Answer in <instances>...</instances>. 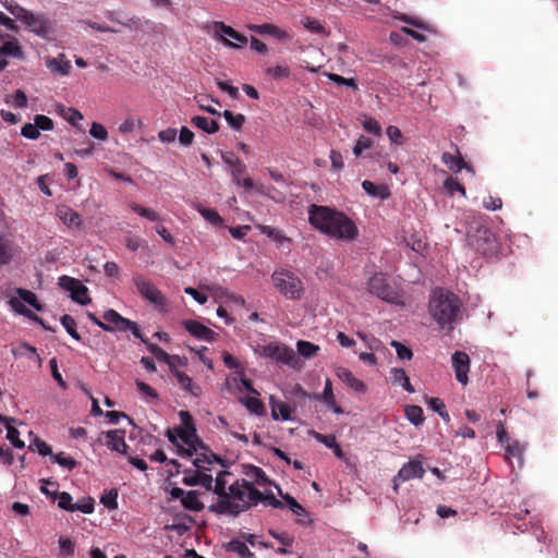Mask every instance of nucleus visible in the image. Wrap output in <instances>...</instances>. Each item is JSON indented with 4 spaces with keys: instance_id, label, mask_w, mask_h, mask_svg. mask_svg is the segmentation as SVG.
<instances>
[{
    "instance_id": "f257e3e1",
    "label": "nucleus",
    "mask_w": 558,
    "mask_h": 558,
    "mask_svg": "<svg viewBox=\"0 0 558 558\" xmlns=\"http://www.w3.org/2000/svg\"><path fill=\"white\" fill-rule=\"evenodd\" d=\"M308 221L316 230L337 240L353 241L357 236L355 223L343 213L327 206L311 205Z\"/></svg>"
},
{
    "instance_id": "f03ea898",
    "label": "nucleus",
    "mask_w": 558,
    "mask_h": 558,
    "mask_svg": "<svg viewBox=\"0 0 558 558\" xmlns=\"http://www.w3.org/2000/svg\"><path fill=\"white\" fill-rule=\"evenodd\" d=\"M262 500V493L247 480L236 481L228 488V496H222L211 510L219 513L236 515L257 505Z\"/></svg>"
},
{
    "instance_id": "7ed1b4c3",
    "label": "nucleus",
    "mask_w": 558,
    "mask_h": 558,
    "mask_svg": "<svg viewBox=\"0 0 558 558\" xmlns=\"http://www.w3.org/2000/svg\"><path fill=\"white\" fill-rule=\"evenodd\" d=\"M460 300L454 293L436 289L430 295L428 311L440 329L451 331L460 315Z\"/></svg>"
},
{
    "instance_id": "20e7f679",
    "label": "nucleus",
    "mask_w": 558,
    "mask_h": 558,
    "mask_svg": "<svg viewBox=\"0 0 558 558\" xmlns=\"http://www.w3.org/2000/svg\"><path fill=\"white\" fill-rule=\"evenodd\" d=\"M180 416L184 426L178 428L175 430L177 434L172 430H168L167 436L169 441L179 448L181 456L192 457L198 449L205 450V447L196 436V430L189 412L181 411Z\"/></svg>"
},
{
    "instance_id": "39448f33",
    "label": "nucleus",
    "mask_w": 558,
    "mask_h": 558,
    "mask_svg": "<svg viewBox=\"0 0 558 558\" xmlns=\"http://www.w3.org/2000/svg\"><path fill=\"white\" fill-rule=\"evenodd\" d=\"M274 287L290 300H300L304 293L302 280L291 270L280 268L272 272Z\"/></svg>"
},
{
    "instance_id": "423d86ee",
    "label": "nucleus",
    "mask_w": 558,
    "mask_h": 558,
    "mask_svg": "<svg viewBox=\"0 0 558 558\" xmlns=\"http://www.w3.org/2000/svg\"><path fill=\"white\" fill-rule=\"evenodd\" d=\"M367 290L378 299L392 304H402V295L399 289L392 284L387 275L378 272L373 275L367 281Z\"/></svg>"
},
{
    "instance_id": "0eeeda50",
    "label": "nucleus",
    "mask_w": 558,
    "mask_h": 558,
    "mask_svg": "<svg viewBox=\"0 0 558 558\" xmlns=\"http://www.w3.org/2000/svg\"><path fill=\"white\" fill-rule=\"evenodd\" d=\"M254 351L259 356L271 359L289 366L294 367L298 364L294 350L283 343L271 342L268 344H259Z\"/></svg>"
},
{
    "instance_id": "6e6552de",
    "label": "nucleus",
    "mask_w": 558,
    "mask_h": 558,
    "mask_svg": "<svg viewBox=\"0 0 558 558\" xmlns=\"http://www.w3.org/2000/svg\"><path fill=\"white\" fill-rule=\"evenodd\" d=\"M134 284L138 293L157 307L163 308L167 304L166 298L155 284L143 275L136 274L133 276Z\"/></svg>"
},
{
    "instance_id": "1a4fd4ad",
    "label": "nucleus",
    "mask_w": 558,
    "mask_h": 558,
    "mask_svg": "<svg viewBox=\"0 0 558 558\" xmlns=\"http://www.w3.org/2000/svg\"><path fill=\"white\" fill-rule=\"evenodd\" d=\"M214 34L218 36L225 46L230 48H242L247 44V38L233 29L231 26L226 25L223 22H214Z\"/></svg>"
},
{
    "instance_id": "9d476101",
    "label": "nucleus",
    "mask_w": 558,
    "mask_h": 558,
    "mask_svg": "<svg viewBox=\"0 0 558 558\" xmlns=\"http://www.w3.org/2000/svg\"><path fill=\"white\" fill-rule=\"evenodd\" d=\"M104 320L109 324H112L114 326L116 330H119V331L131 330L135 338L141 339L147 345L148 342L143 338L142 332L138 328V325L133 320L122 317L114 310L106 311L104 314Z\"/></svg>"
},
{
    "instance_id": "9b49d317",
    "label": "nucleus",
    "mask_w": 558,
    "mask_h": 558,
    "mask_svg": "<svg viewBox=\"0 0 558 558\" xmlns=\"http://www.w3.org/2000/svg\"><path fill=\"white\" fill-rule=\"evenodd\" d=\"M19 21L24 23L28 31L40 37H47L50 33L48 20L44 14H35L26 10Z\"/></svg>"
},
{
    "instance_id": "f8f14e48",
    "label": "nucleus",
    "mask_w": 558,
    "mask_h": 558,
    "mask_svg": "<svg viewBox=\"0 0 558 558\" xmlns=\"http://www.w3.org/2000/svg\"><path fill=\"white\" fill-rule=\"evenodd\" d=\"M60 286L71 292V298L75 302L82 305L90 303L92 300L88 296V289L80 280L62 276L60 278Z\"/></svg>"
},
{
    "instance_id": "ddd939ff",
    "label": "nucleus",
    "mask_w": 558,
    "mask_h": 558,
    "mask_svg": "<svg viewBox=\"0 0 558 558\" xmlns=\"http://www.w3.org/2000/svg\"><path fill=\"white\" fill-rule=\"evenodd\" d=\"M425 473V470L421 462L418 461H410L405 463L398 472V474L393 477V489L398 490V485L401 482L409 481L411 478H422Z\"/></svg>"
},
{
    "instance_id": "4468645a",
    "label": "nucleus",
    "mask_w": 558,
    "mask_h": 558,
    "mask_svg": "<svg viewBox=\"0 0 558 558\" xmlns=\"http://www.w3.org/2000/svg\"><path fill=\"white\" fill-rule=\"evenodd\" d=\"M451 360L457 380L462 385H466L469 380L468 373L470 371L469 355L465 352L457 351L453 353Z\"/></svg>"
},
{
    "instance_id": "2eb2a0df",
    "label": "nucleus",
    "mask_w": 558,
    "mask_h": 558,
    "mask_svg": "<svg viewBox=\"0 0 558 558\" xmlns=\"http://www.w3.org/2000/svg\"><path fill=\"white\" fill-rule=\"evenodd\" d=\"M269 404L271 408V417L277 421L281 418L282 421H291L292 420V413L295 411V404H288L286 402H282L278 399H276L275 396H270L269 398Z\"/></svg>"
},
{
    "instance_id": "dca6fc26",
    "label": "nucleus",
    "mask_w": 558,
    "mask_h": 558,
    "mask_svg": "<svg viewBox=\"0 0 558 558\" xmlns=\"http://www.w3.org/2000/svg\"><path fill=\"white\" fill-rule=\"evenodd\" d=\"M470 243L476 251L486 254L494 243L493 233L487 229L478 230L476 235L470 239Z\"/></svg>"
},
{
    "instance_id": "f3484780",
    "label": "nucleus",
    "mask_w": 558,
    "mask_h": 558,
    "mask_svg": "<svg viewBox=\"0 0 558 558\" xmlns=\"http://www.w3.org/2000/svg\"><path fill=\"white\" fill-rule=\"evenodd\" d=\"M105 435L107 438L106 445L110 450L117 451L122 454L128 453V451H126L128 445L125 444V440H124V430H122V429L108 430Z\"/></svg>"
},
{
    "instance_id": "a211bd4d",
    "label": "nucleus",
    "mask_w": 558,
    "mask_h": 558,
    "mask_svg": "<svg viewBox=\"0 0 558 558\" xmlns=\"http://www.w3.org/2000/svg\"><path fill=\"white\" fill-rule=\"evenodd\" d=\"M185 329L194 337L211 341L215 339L216 333L208 327L204 326L203 324L196 322V320H187L184 323Z\"/></svg>"
},
{
    "instance_id": "6ab92c4d",
    "label": "nucleus",
    "mask_w": 558,
    "mask_h": 558,
    "mask_svg": "<svg viewBox=\"0 0 558 558\" xmlns=\"http://www.w3.org/2000/svg\"><path fill=\"white\" fill-rule=\"evenodd\" d=\"M57 216L65 226L71 229H78L82 225L81 216L68 206L58 207Z\"/></svg>"
},
{
    "instance_id": "aec40b11",
    "label": "nucleus",
    "mask_w": 558,
    "mask_h": 558,
    "mask_svg": "<svg viewBox=\"0 0 558 558\" xmlns=\"http://www.w3.org/2000/svg\"><path fill=\"white\" fill-rule=\"evenodd\" d=\"M172 375L175 377L178 385L185 391L197 397L201 395V387L193 383V379L185 373L179 371L175 366L171 369Z\"/></svg>"
},
{
    "instance_id": "412c9836",
    "label": "nucleus",
    "mask_w": 558,
    "mask_h": 558,
    "mask_svg": "<svg viewBox=\"0 0 558 558\" xmlns=\"http://www.w3.org/2000/svg\"><path fill=\"white\" fill-rule=\"evenodd\" d=\"M46 66L50 70L51 73L59 75H66L70 72L71 63L65 60L64 54H59L57 58H47Z\"/></svg>"
},
{
    "instance_id": "4be33fe9",
    "label": "nucleus",
    "mask_w": 558,
    "mask_h": 558,
    "mask_svg": "<svg viewBox=\"0 0 558 558\" xmlns=\"http://www.w3.org/2000/svg\"><path fill=\"white\" fill-rule=\"evenodd\" d=\"M337 376L340 380L357 392H364L366 390L364 383L355 378L352 372L348 368L339 367L337 369Z\"/></svg>"
},
{
    "instance_id": "5701e85b",
    "label": "nucleus",
    "mask_w": 558,
    "mask_h": 558,
    "mask_svg": "<svg viewBox=\"0 0 558 558\" xmlns=\"http://www.w3.org/2000/svg\"><path fill=\"white\" fill-rule=\"evenodd\" d=\"M362 187L368 195L380 199H387L390 196L389 189L385 184L376 185L373 182L365 180L362 183Z\"/></svg>"
},
{
    "instance_id": "b1692460",
    "label": "nucleus",
    "mask_w": 558,
    "mask_h": 558,
    "mask_svg": "<svg viewBox=\"0 0 558 558\" xmlns=\"http://www.w3.org/2000/svg\"><path fill=\"white\" fill-rule=\"evenodd\" d=\"M148 351L159 361L165 362L169 365L170 371L174 367V361H180L178 355H170L165 350H162L159 345L155 343H147Z\"/></svg>"
},
{
    "instance_id": "393cba45",
    "label": "nucleus",
    "mask_w": 558,
    "mask_h": 558,
    "mask_svg": "<svg viewBox=\"0 0 558 558\" xmlns=\"http://www.w3.org/2000/svg\"><path fill=\"white\" fill-rule=\"evenodd\" d=\"M24 301L21 300V298H11L10 301H9V305L11 306V308L16 312L17 314L20 315H23L29 319H33L35 322H38L40 324H43L41 319L35 315L31 310H28L25 305H24Z\"/></svg>"
},
{
    "instance_id": "a878e982",
    "label": "nucleus",
    "mask_w": 558,
    "mask_h": 558,
    "mask_svg": "<svg viewBox=\"0 0 558 558\" xmlns=\"http://www.w3.org/2000/svg\"><path fill=\"white\" fill-rule=\"evenodd\" d=\"M257 229L260 231L262 234L268 236L269 239L275 241L280 246L284 242H290L291 241L289 238H287L282 233L281 230L277 229V228H274V227H270V226H265V225H259V226H257Z\"/></svg>"
},
{
    "instance_id": "bb28decb",
    "label": "nucleus",
    "mask_w": 558,
    "mask_h": 558,
    "mask_svg": "<svg viewBox=\"0 0 558 558\" xmlns=\"http://www.w3.org/2000/svg\"><path fill=\"white\" fill-rule=\"evenodd\" d=\"M191 122L194 126L201 129L202 131H204L208 134L216 133L219 130V124L217 121L210 120L205 117H201V116L193 117Z\"/></svg>"
},
{
    "instance_id": "cd10ccee",
    "label": "nucleus",
    "mask_w": 558,
    "mask_h": 558,
    "mask_svg": "<svg viewBox=\"0 0 558 558\" xmlns=\"http://www.w3.org/2000/svg\"><path fill=\"white\" fill-rule=\"evenodd\" d=\"M390 374L393 384L403 387L410 393L414 392V388L403 368H391Z\"/></svg>"
},
{
    "instance_id": "c85d7f7f",
    "label": "nucleus",
    "mask_w": 558,
    "mask_h": 558,
    "mask_svg": "<svg viewBox=\"0 0 558 558\" xmlns=\"http://www.w3.org/2000/svg\"><path fill=\"white\" fill-rule=\"evenodd\" d=\"M441 160L450 170L454 172H460L464 168L471 170V168L466 166L461 156H453L450 153H444Z\"/></svg>"
},
{
    "instance_id": "c756f323",
    "label": "nucleus",
    "mask_w": 558,
    "mask_h": 558,
    "mask_svg": "<svg viewBox=\"0 0 558 558\" xmlns=\"http://www.w3.org/2000/svg\"><path fill=\"white\" fill-rule=\"evenodd\" d=\"M0 54L15 57L17 59H23L24 53L22 48L17 41V39L13 38L12 40H8L0 46Z\"/></svg>"
},
{
    "instance_id": "7c9ffc66",
    "label": "nucleus",
    "mask_w": 558,
    "mask_h": 558,
    "mask_svg": "<svg viewBox=\"0 0 558 558\" xmlns=\"http://www.w3.org/2000/svg\"><path fill=\"white\" fill-rule=\"evenodd\" d=\"M181 504L185 509L191 511H201L204 508V505L199 501L198 494L195 490L185 493Z\"/></svg>"
},
{
    "instance_id": "2f4dec72",
    "label": "nucleus",
    "mask_w": 558,
    "mask_h": 558,
    "mask_svg": "<svg viewBox=\"0 0 558 558\" xmlns=\"http://www.w3.org/2000/svg\"><path fill=\"white\" fill-rule=\"evenodd\" d=\"M245 474L250 478L248 482L252 484L254 483L258 486H265L269 484L268 477L260 468L251 465Z\"/></svg>"
},
{
    "instance_id": "473e14b6",
    "label": "nucleus",
    "mask_w": 558,
    "mask_h": 558,
    "mask_svg": "<svg viewBox=\"0 0 558 558\" xmlns=\"http://www.w3.org/2000/svg\"><path fill=\"white\" fill-rule=\"evenodd\" d=\"M287 397L293 399V404H302L310 395L302 388L300 384H294L287 389Z\"/></svg>"
},
{
    "instance_id": "72a5a7b5",
    "label": "nucleus",
    "mask_w": 558,
    "mask_h": 558,
    "mask_svg": "<svg viewBox=\"0 0 558 558\" xmlns=\"http://www.w3.org/2000/svg\"><path fill=\"white\" fill-rule=\"evenodd\" d=\"M60 114L73 126H78L80 121L83 120V114L71 107L59 106Z\"/></svg>"
},
{
    "instance_id": "f704fd0d",
    "label": "nucleus",
    "mask_w": 558,
    "mask_h": 558,
    "mask_svg": "<svg viewBox=\"0 0 558 558\" xmlns=\"http://www.w3.org/2000/svg\"><path fill=\"white\" fill-rule=\"evenodd\" d=\"M296 349L300 355H302L305 359L313 357L318 351L319 347L304 340H299L296 343Z\"/></svg>"
},
{
    "instance_id": "c9c22d12",
    "label": "nucleus",
    "mask_w": 558,
    "mask_h": 558,
    "mask_svg": "<svg viewBox=\"0 0 558 558\" xmlns=\"http://www.w3.org/2000/svg\"><path fill=\"white\" fill-rule=\"evenodd\" d=\"M407 418L418 426L424 422L423 410L418 405H408L404 409Z\"/></svg>"
},
{
    "instance_id": "e433bc0d",
    "label": "nucleus",
    "mask_w": 558,
    "mask_h": 558,
    "mask_svg": "<svg viewBox=\"0 0 558 558\" xmlns=\"http://www.w3.org/2000/svg\"><path fill=\"white\" fill-rule=\"evenodd\" d=\"M260 28H262V35H271L280 40H287V39H290V36L289 34L279 28L278 26L274 25V24H269V23H265V24H262L260 25Z\"/></svg>"
},
{
    "instance_id": "4c0bfd02",
    "label": "nucleus",
    "mask_w": 558,
    "mask_h": 558,
    "mask_svg": "<svg viewBox=\"0 0 558 558\" xmlns=\"http://www.w3.org/2000/svg\"><path fill=\"white\" fill-rule=\"evenodd\" d=\"M16 294L21 298V300H23L25 303L33 306L36 311L43 310V306L38 302L37 296L34 292L26 290V289L19 288L16 290Z\"/></svg>"
},
{
    "instance_id": "58836bf2",
    "label": "nucleus",
    "mask_w": 558,
    "mask_h": 558,
    "mask_svg": "<svg viewBox=\"0 0 558 558\" xmlns=\"http://www.w3.org/2000/svg\"><path fill=\"white\" fill-rule=\"evenodd\" d=\"M228 550L238 554L242 558H251L253 554L248 547L241 541L233 539L227 545Z\"/></svg>"
},
{
    "instance_id": "ea45409f",
    "label": "nucleus",
    "mask_w": 558,
    "mask_h": 558,
    "mask_svg": "<svg viewBox=\"0 0 558 558\" xmlns=\"http://www.w3.org/2000/svg\"><path fill=\"white\" fill-rule=\"evenodd\" d=\"M196 209L203 216V218L206 219L208 222H210L213 225H221L222 223V218L220 217V215L218 214L217 210L203 207L202 205H197Z\"/></svg>"
},
{
    "instance_id": "a19ab883",
    "label": "nucleus",
    "mask_w": 558,
    "mask_h": 558,
    "mask_svg": "<svg viewBox=\"0 0 558 558\" xmlns=\"http://www.w3.org/2000/svg\"><path fill=\"white\" fill-rule=\"evenodd\" d=\"M213 483H214L213 476L209 474H206V473H202V472L195 474V482H187V477L184 478V484L201 485V486L205 487L207 490L213 489Z\"/></svg>"
},
{
    "instance_id": "79ce46f5",
    "label": "nucleus",
    "mask_w": 558,
    "mask_h": 558,
    "mask_svg": "<svg viewBox=\"0 0 558 558\" xmlns=\"http://www.w3.org/2000/svg\"><path fill=\"white\" fill-rule=\"evenodd\" d=\"M222 116L228 122V124L234 130H240L245 122V116L242 113L233 114L232 111L225 110Z\"/></svg>"
},
{
    "instance_id": "37998d69",
    "label": "nucleus",
    "mask_w": 558,
    "mask_h": 558,
    "mask_svg": "<svg viewBox=\"0 0 558 558\" xmlns=\"http://www.w3.org/2000/svg\"><path fill=\"white\" fill-rule=\"evenodd\" d=\"M243 403L251 413L256 415H263L265 413V407L263 402L256 397H247L243 400Z\"/></svg>"
},
{
    "instance_id": "c03bdc74",
    "label": "nucleus",
    "mask_w": 558,
    "mask_h": 558,
    "mask_svg": "<svg viewBox=\"0 0 558 558\" xmlns=\"http://www.w3.org/2000/svg\"><path fill=\"white\" fill-rule=\"evenodd\" d=\"M130 208L136 213L137 215L150 220V221H157L159 220V215L157 211L150 209V208H146V207H143L138 204H135V203H131L130 204Z\"/></svg>"
},
{
    "instance_id": "a18cd8bd",
    "label": "nucleus",
    "mask_w": 558,
    "mask_h": 558,
    "mask_svg": "<svg viewBox=\"0 0 558 558\" xmlns=\"http://www.w3.org/2000/svg\"><path fill=\"white\" fill-rule=\"evenodd\" d=\"M266 74L274 80H281L290 76V69L287 65L277 64L268 68Z\"/></svg>"
},
{
    "instance_id": "49530a36",
    "label": "nucleus",
    "mask_w": 558,
    "mask_h": 558,
    "mask_svg": "<svg viewBox=\"0 0 558 558\" xmlns=\"http://www.w3.org/2000/svg\"><path fill=\"white\" fill-rule=\"evenodd\" d=\"M196 458L193 463L197 469H206V464H211L219 459L214 453L196 452Z\"/></svg>"
},
{
    "instance_id": "de8ad7c7",
    "label": "nucleus",
    "mask_w": 558,
    "mask_h": 558,
    "mask_svg": "<svg viewBox=\"0 0 558 558\" xmlns=\"http://www.w3.org/2000/svg\"><path fill=\"white\" fill-rule=\"evenodd\" d=\"M317 400L323 401L326 407L335 405L336 398L332 391L331 381L326 379L325 388L322 395L315 396Z\"/></svg>"
},
{
    "instance_id": "09e8293b",
    "label": "nucleus",
    "mask_w": 558,
    "mask_h": 558,
    "mask_svg": "<svg viewBox=\"0 0 558 558\" xmlns=\"http://www.w3.org/2000/svg\"><path fill=\"white\" fill-rule=\"evenodd\" d=\"M61 324L72 338H74L75 340L81 339L80 335L76 331V322L72 316L68 314L63 315L61 317Z\"/></svg>"
},
{
    "instance_id": "8fccbe9b",
    "label": "nucleus",
    "mask_w": 558,
    "mask_h": 558,
    "mask_svg": "<svg viewBox=\"0 0 558 558\" xmlns=\"http://www.w3.org/2000/svg\"><path fill=\"white\" fill-rule=\"evenodd\" d=\"M227 472H220L215 481V486L213 487L214 493L218 496V501L221 500L222 496H228V492L226 490V481L225 476Z\"/></svg>"
},
{
    "instance_id": "3c124183",
    "label": "nucleus",
    "mask_w": 558,
    "mask_h": 558,
    "mask_svg": "<svg viewBox=\"0 0 558 558\" xmlns=\"http://www.w3.org/2000/svg\"><path fill=\"white\" fill-rule=\"evenodd\" d=\"M280 496L283 498V500L287 502L290 510L296 514V515H303L305 514V509L290 495H283L281 489L278 487Z\"/></svg>"
},
{
    "instance_id": "603ef678",
    "label": "nucleus",
    "mask_w": 558,
    "mask_h": 558,
    "mask_svg": "<svg viewBox=\"0 0 558 558\" xmlns=\"http://www.w3.org/2000/svg\"><path fill=\"white\" fill-rule=\"evenodd\" d=\"M7 438L15 448L22 449L25 446L24 441L20 439V432L9 423L7 424Z\"/></svg>"
},
{
    "instance_id": "864d4df0",
    "label": "nucleus",
    "mask_w": 558,
    "mask_h": 558,
    "mask_svg": "<svg viewBox=\"0 0 558 558\" xmlns=\"http://www.w3.org/2000/svg\"><path fill=\"white\" fill-rule=\"evenodd\" d=\"M429 407L437 412L445 421L449 422L450 417L446 411L445 403L439 398H430L428 401Z\"/></svg>"
},
{
    "instance_id": "5fc2aeb1",
    "label": "nucleus",
    "mask_w": 558,
    "mask_h": 558,
    "mask_svg": "<svg viewBox=\"0 0 558 558\" xmlns=\"http://www.w3.org/2000/svg\"><path fill=\"white\" fill-rule=\"evenodd\" d=\"M327 76L331 82H333L338 85H345V86L352 88L353 90H357V84L354 78H345V77H343L339 74H335V73H328Z\"/></svg>"
},
{
    "instance_id": "6e6d98bb",
    "label": "nucleus",
    "mask_w": 558,
    "mask_h": 558,
    "mask_svg": "<svg viewBox=\"0 0 558 558\" xmlns=\"http://www.w3.org/2000/svg\"><path fill=\"white\" fill-rule=\"evenodd\" d=\"M117 498L118 492L116 489H111L101 496L100 501L106 508L113 510L118 508Z\"/></svg>"
},
{
    "instance_id": "4d7b16f0",
    "label": "nucleus",
    "mask_w": 558,
    "mask_h": 558,
    "mask_svg": "<svg viewBox=\"0 0 558 558\" xmlns=\"http://www.w3.org/2000/svg\"><path fill=\"white\" fill-rule=\"evenodd\" d=\"M51 460L69 470H72L76 466V461L71 457H65L63 452L51 454Z\"/></svg>"
},
{
    "instance_id": "13d9d810",
    "label": "nucleus",
    "mask_w": 558,
    "mask_h": 558,
    "mask_svg": "<svg viewBox=\"0 0 558 558\" xmlns=\"http://www.w3.org/2000/svg\"><path fill=\"white\" fill-rule=\"evenodd\" d=\"M444 186L450 195H453L454 192H460L463 196H465L464 186L461 185L458 180L451 177L444 182Z\"/></svg>"
},
{
    "instance_id": "bf43d9fd",
    "label": "nucleus",
    "mask_w": 558,
    "mask_h": 558,
    "mask_svg": "<svg viewBox=\"0 0 558 558\" xmlns=\"http://www.w3.org/2000/svg\"><path fill=\"white\" fill-rule=\"evenodd\" d=\"M59 547H60V550H61L60 555L62 557L72 556L74 554L75 545L68 537H63V536L59 537Z\"/></svg>"
},
{
    "instance_id": "052dcab7",
    "label": "nucleus",
    "mask_w": 558,
    "mask_h": 558,
    "mask_svg": "<svg viewBox=\"0 0 558 558\" xmlns=\"http://www.w3.org/2000/svg\"><path fill=\"white\" fill-rule=\"evenodd\" d=\"M391 345L396 349L397 355L400 360L409 361L412 359L413 353H412L411 349H409L408 347L403 345L402 343H400L399 341H396V340L391 341Z\"/></svg>"
},
{
    "instance_id": "680f3d73",
    "label": "nucleus",
    "mask_w": 558,
    "mask_h": 558,
    "mask_svg": "<svg viewBox=\"0 0 558 558\" xmlns=\"http://www.w3.org/2000/svg\"><path fill=\"white\" fill-rule=\"evenodd\" d=\"M89 134L93 137L100 140V141H106L108 138V132H107L106 128L98 122L92 123Z\"/></svg>"
},
{
    "instance_id": "e2e57ef3",
    "label": "nucleus",
    "mask_w": 558,
    "mask_h": 558,
    "mask_svg": "<svg viewBox=\"0 0 558 558\" xmlns=\"http://www.w3.org/2000/svg\"><path fill=\"white\" fill-rule=\"evenodd\" d=\"M372 145H373V141L369 137L360 136V138L357 140V142L353 148V153L356 157H360L362 155V153L364 150L371 148Z\"/></svg>"
},
{
    "instance_id": "0e129e2a",
    "label": "nucleus",
    "mask_w": 558,
    "mask_h": 558,
    "mask_svg": "<svg viewBox=\"0 0 558 558\" xmlns=\"http://www.w3.org/2000/svg\"><path fill=\"white\" fill-rule=\"evenodd\" d=\"M34 447H36L38 453L40 456H50L52 454L51 447L47 445L44 440L39 438H35L34 441L29 445V449L34 450Z\"/></svg>"
},
{
    "instance_id": "69168bd1",
    "label": "nucleus",
    "mask_w": 558,
    "mask_h": 558,
    "mask_svg": "<svg viewBox=\"0 0 558 558\" xmlns=\"http://www.w3.org/2000/svg\"><path fill=\"white\" fill-rule=\"evenodd\" d=\"M34 122L38 131H50L53 129V121L47 116L37 114L34 119Z\"/></svg>"
},
{
    "instance_id": "338daca9",
    "label": "nucleus",
    "mask_w": 558,
    "mask_h": 558,
    "mask_svg": "<svg viewBox=\"0 0 558 558\" xmlns=\"http://www.w3.org/2000/svg\"><path fill=\"white\" fill-rule=\"evenodd\" d=\"M303 26L312 33L320 34L325 31L324 26L315 19L305 17L302 21Z\"/></svg>"
},
{
    "instance_id": "774afa93",
    "label": "nucleus",
    "mask_w": 558,
    "mask_h": 558,
    "mask_svg": "<svg viewBox=\"0 0 558 558\" xmlns=\"http://www.w3.org/2000/svg\"><path fill=\"white\" fill-rule=\"evenodd\" d=\"M362 124L367 132L377 136L381 135V126L375 119L366 118Z\"/></svg>"
}]
</instances>
